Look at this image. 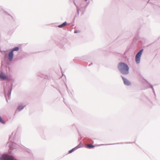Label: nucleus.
<instances>
[{"label":"nucleus","instance_id":"10","mask_svg":"<svg viewBox=\"0 0 160 160\" xmlns=\"http://www.w3.org/2000/svg\"><path fill=\"white\" fill-rule=\"evenodd\" d=\"M23 108L24 107L23 106H20L18 107V109L19 111H20L22 110Z\"/></svg>","mask_w":160,"mask_h":160},{"label":"nucleus","instance_id":"14","mask_svg":"<svg viewBox=\"0 0 160 160\" xmlns=\"http://www.w3.org/2000/svg\"><path fill=\"white\" fill-rule=\"evenodd\" d=\"M85 0V1H87V0Z\"/></svg>","mask_w":160,"mask_h":160},{"label":"nucleus","instance_id":"8","mask_svg":"<svg viewBox=\"0 0 160 160\" xmlns=\"http://www.w3.org/2000/svg\"><path fill=\"white\" fill-rule=\"evenodd\" d=\"M87 147L89 148H92L95 147L94 146L91 145V144H87Z\"/></svg>","mask_w":160,"mask_h":160},{"label":"nucleus","instance_id":"9","mask_svg":"<svg viewBox=\"0 0 160 160\" xmlns=\"http://www.w3.org/2000/svg\"><path fill=\"white\" fill-rule=\"evenodd\" d=\"M19 50V48L18 47H16L14 48L13 49H12L11 51H12V52H13L14 51H18Z\"/></svg>","mask_w":160,"mask_h":160},{"label":"nucleus","instance_id":"5","mask_svg":"<svg viewBox=\"0 0 160 160\" xmlns=\"http://www.w3.org/2000/svg\"><path fill=\"white\" fill-rule=\"evenodd\" d=\"M0 78L4 80L6 79L7 78V77L4 74L0 72Z\"/></svg>","mask_w":160,"mask_h":160},{"label":"nucleus","instance_id":"13","mask_svg":"<svg viewBox=\"0 0 160 160\" xmlns=\"http://www.w3.org/2000/svg\"><path fill=\"white\" fill-rule=\"evenodd\" d=\"M78 32H79V31H74V32L75 33H77Z\"/></svg>","mask_w":160,"mask_h":160},{"label":"nucleus","instance_id":"6","mask_svg":"<svg viewBox=\"0 0 160 160\" xmlns=\"http://www.w3.org/2000/svg\"><path fill=\"white\" fill-rule=\"evenodd\" d=\"M122 79L124 83L127 85H131L130 82L127 79L122 77Z\"/></svg>","mask_w":160,"mask_h":160},{"label":"nucleus","instance_id":"4","mask_svg":"<svg viewBox=\"0 0 160 160\" xmlns=\"http://www.w3.org/2000/svg\"><path fill=\"white\" fill-rule=\"evenodd\" d=\"M13 52L12 51H11L8 54V58L9 61H11L12 60L13 58Z\"/></svg>","mask_w":160,"mask_h":160},{"label":"nucleus","instance_id":"7","mask_svg":"<svg viewBox=\"0 0 160 160\" xmlns=\"http://www.w3.org/2000/svg\"><path fill=\"white\" fill-rule=\"evenodd\" d=\"M67 22H65L62 23V24L58 25V27L59 28H61L67 25Z\"/></svg>","mask_w":160,"mask_h":160},{"label":"nucleus","instance_id":"11","mask_svg":"<svg viewBox=\"0 0 160 160\" xmlns=\"http://www.w3.org/2000/svg\"><path fill=\"white\" fill-rule=\"evenodd\" d=\"M0 122L2 123H4L5 122L2 119V118H1V117L0 116Z\"/></svg>","mask_w":160,"mask_h":160},{"label":"nucleus","instance_id":"12","mask_svg":"<svg viewBox=\"0 0 160 160\" xmlns=\"http://www.w3.org/2000/svg\"><path fill=\"white\" fill-rule=\"evenodd\" d=\"M75 150V148H73L71 150H70L69 151V153H71L72 152H73Z\"/></svg>","mask_w":160,"mask_h":160},{"label":"nucleus","instance_id":"3","mask_svg":"<svg viewBox=\"0 0 160 160\" xmlns=\"http://www.w3.org/2000/svg\"><path fill=\"white\" fill-rule=\"evenodd\" d=\"M143 51V49H141L136 54L135 57V60L137 63L140 62V57Z\"/></svg>","mask_w":160,"mask_h":160},{"label":"nucleus","instance_id":"2","mask_svg":"<svg viewBox=\"0 0 160 160\" xmlns=\"http://www.w3.org/2000/svg\"><path fill=\"white\" fill-rule=\"evenodd\" d=\"M0 159L2 160H16L13 157L7 154L2 155Z\"/></svg>","mask_w":160,"mask_h":160},{"label":"nucleus","instance_id":"1","mask_svg":"<svg viewBox=\"0 0 160 160\" xmlns=\"http://www.w3.org/2000/svg\"><path fill=\"white\" fill-rule=\"evenodd\" d=\"M118 68L122 74H126L128 73L129 68L126 64L123 62H120L118 64Z\"/></svg>","mask_w":160,"mask_h":160}]
</instances>
